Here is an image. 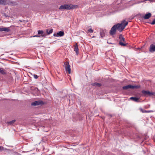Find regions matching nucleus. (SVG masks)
<instances>
[{"mask_svg": "<svg viewBox=\"0 0 155 155\" xmlns=\"http://www.w3.org/2000/svg\"><path fill=\"white\" fill-rule=\"evenodd\" d=\"M128 24V22L125 21V20H124L121 21L120 23H118L114 25L110 31V34L112 35H115L117 29L120 32L122 31Z\"/></svg>", "mask_w": 155, "mask_h": 155, "instance_id": "f257e3e1", "label": "nucleus"}, {"mask_svg": "<svg viewBox=\"0 0 155 155\" xmlns=\"http://www.w3.org/2000/svg\"><path fill=\"white\" fill-rule=\"evenodd\" d=\"M77 6V5H73L71 4L64 5H61L59 8V9H66L70 10L72 9H74Z\"/></svg>", "mask_w": 155, "mask_h": 155, "instance_id": "f03ea898", "label": "nucleus"}, {"mask_svg": "<svg viewBox=\"0 0 155 155\" xmlns=\"http://www.w3.org/2000/svg\"><path fill=\"white\" fill-rule=\"evenodd\" d=\"M140 87V86L138 85L133 86L131 85H128L123 87V89L124 90H127L129 88L134 89V88H137Z\"/></svg>", "mask_w": 155, "mask_h": 155, "instance_id": "7ed1b4c3", "label": "nucleus"}, {"mask_svg": "<svg viewBox=\"0 0 155 155\" xmlns=\"http://www.w3.org/2000/svg\"><path fill=\"white\" fill-rule=\"evenodd\" d=\"M65 65V70L67 72H68V74H70L71 69L70 65H69L68 62H65L64 63Z\"/></svg>", "mask_w": 155, "mask_h": 155, "instance_id": "20e7f679", "label": "nucleus"}, {"mask_svg": "<svg viewBox=\"0 0 155 155\" xmlns=\"http://www.w3.org/2000/svg\"><path fill=\"white\" fill-rule=\"evenodd\" d=\"M141 92L144 96H150L154 95L153 93L147 91L142 90Z\"/></svg>", "mask_w": 155, "mask_h": 155, "instance_id": "39448f33", "label": "nucleus"}, {"mask_svg": "<svg viewBox=\"0 0 155 155\" xmlns=\"http://www.w3.org/2000/svg\"><path fill=\"white\" fill-rule=\"evenodd\" d=\"M119 38L120 41L119 42V44L121 46H126V44L123 43L122 41L124 42H125V39L123 37L122 34L120 35L119 36Z\"/></svg>", "mask_w": 155, "mask_h": 155, "instance_id": "423d86ee", "label": "nucleus"}, {"mask_svg": "<svg viewBox=\"0 0 155 155\" xmlns=\"http://www.w3.org/2000/svg\"><path fill=\"white\" fill-rule=\"evenodd\" d=\"M43 104V102L41 101H35L31 103V105L32 106H36Z\"/></svg>", "mask_w": 155, "mask_h": 155, "instance_id": "0eeeda50", "label": "nucleus"}, {"mask_svg": "<svg viewBox=\"0 0 155 155\" xmlns=\"http://www.w3.org/2000/svg\"><path fill=\"white\" fill-rule=\"evenodd\" d=\"M64 33L63 31H60L56 33H54L53 36L54 37H61L64 35Z\"/></svg>", "mask_w": 155, "mask_h": 155, "instance_id": "6e6552de", "label": "nucleus"}, {"mask_svg": "<svg viewBox=\"0 0 155 155\" xmlns=\"http://www.w3.org/2000/svg\"><path fill=\"white\" fill-rule=\"evenodd\" d=\"M107 33V31L105 29H101L100 34L101 38H103L105 36V34Z\"/></svg>", "mask_w": 155, "mask_h": 155, "instance_id": "1a4fd4ad", "label": "nucleus"}, {"mask_svg": "<svg viewBox=\"0 0 155 155\" xmlns=\"http://www.w3.org/2000/svg\"><path fill=\"white\" fill-rule=\"evenodd\" d=\"M149 51L150 52L155 51V45L153 44H151L150 46Z\"/></svg>", "mask_w": 155, "mask_h": 155, "instance_id": "9d476101", "label": "nucleus"}, {"mask_svg": "<svg viewBox=\"0 0 155 155\" xmlns=\"http://www.w3.org/2000/svg\"><path fill=\"white\" fill-rule=\"evenodd\" d=\"M151 16V14L150 13H148L145 14V15L143 17L145 19H148Z\"/></svg>", "mask_w": 155, "mask_h": 155, "instance_id": "9b49d317", "label": "nucleus"}, {"mask_svg": "<svg viewBox=\"0 0 155 155\" xmlns=\"http://www.w3.org/2000/svg\"><path fill=\"white\" fill-rule=\"evenodd\" d=\"M10 31V29L6 27H2L0 28V31H5L7 32H9Z\"/></svg>", "mask_w": 155, "mask_h": 155, "instance_id": "f8f14e48", "label": "nucleus"}, {"mask_svg": "<svg viewBox=\"0 0 155 155\" xmlns=\"http://www.w3.org/2000/svg\"><path fill=\"white\" fill-rule=\"evenodd\" d=\"M140 98L134 97H131L130 98V99L134 101L138 102H140L139 101Z\"/></svg>", "mask_w": 155, "mask_h": 155, "instance_id": "ddd939ff", "label": "nucleus"}, {"mask_svg": "<svg viewBox=\"0 0 155 155\" xmlns=\"http://www.w3.org/2000/svg\"><path fill=\"white\" fill-rule=\"evenodd\" d=\"M74 51L76 52L77 54H78V45L77 43H76L75 45L74 46Z\"/></svg>", "mask_w": 155, "mask_h": 155, "instance_id": "4468645a", "label": "nucleus"}, {"mask_svg": "<svg viewBox=\"0 0 155 155\" xmlns=\"http://www.w3.org/2000/svg\"><path fill=\"white\" fill-rule=\"evenodd\" d=\"M38 34H41V35L40 36L42 37H45L46 36L45 34L44 33L43 31L42 30H38Z\"/></svg>", "mask_w": 155, "mask_h": 155, "instance_id": "2eb2a0df", "label": "nucleus"}, {"mask_svg": "<svg viewBox=\"0 0 155 155\" xmlns=\"http://www.w3.org/2000/svg\"><path fill=\"white\" fill-rule=\"evenodd\" d=\"M92 85L94 86L100 87L101 85V84L100 83L95 82L92 83Z\"/></svg>", "mask_w": 155, "mask_h": 155, "instance_id": "dca6fc26", "label": "nucleus"}, {"mask_svg": "<svg viewBox=\"0 0 155 155\" xmlns=\"http://www.w3.org/2000/svg\"><path fill=\"white\" fill-rule=\"evenodd\" d=\"M46 32L47 33L48 35H49L52 33L53 31V29H51L49 30L48 29H47L46 30Z\"/></svg>", "mask_w": 155, "mask_h": 155, "instance_id": "f3484780", "label": "nucleus"}, {"mask_svg": "<svg viewBox=\"0 0 155 155\" xmlns=\"http://www.w3.org/2000/svg\"><path fill=\"white\" fill-rule=\"evenodd\" d=\"M0 73L2 74H5L6 73L5 71V70L3 68H0Z\"/></svg>", "mask_w": 155, "mask_h": 155, "instance_id": "a211bd4d", "label": "nucleus"}, {"mask_svg": "<svg viewBox=\"0 0 155 155\" xmlns=\"http://www.w3.org/2000/svg\"><path fill=\"white\" fill-rule=\"evenodd\" d=\"M6 0H0V4L5 5L6 4Z\"/></svg>", "mask_w": 155, "mask_h": 155, "instance_id": "6ab92c4d", "label": "nucleus"}, {"mask_svg": "<svg viewBox=\"0 0 155 155\" xmlns=\"http://www.w3.org/2000/svg\"><path fill=\"white\" fill-rule=\"evenodd\" d=\"M14 3H15V2H12L11 1H9L7 3H6V4H8L9 5H14Z\"/></svg>", "mask_w": 155, "mask_h": 155, "instance_id": "aec40b11", "label": "nucleus"}, {"mask_svg": "<svg viewBox=\"0 0 155 155\" xmlns=\"http://www.w3.org/2000/svg\"><path fill=\"white\" fill-rule=\"evenodd\" d=\"M15 121V120H12V121H11L8 122V124L9 125H11L12 124H13V123H14Z\"/></svg>", "mask_w": 155, "mask_h": 155, "instance_id": "412c9836", "label": "nucleus"}, {"mask_svg": "<svg viewBox=\"0 0 155 155\" xmlns=\"http://www.w3.org/2000/svg\"><path fill=\"white\" fill-rule=\"evenodd\" d=\"M88 32L92 33L94 31V30L91 28L89 29L88 30Z\"/></svg>", "mask_w": 155, "mask_h": 155, "instance_id": "4be33fe9", "label": "nucleus"}, {"mask_svg": "<svg viewBox=\"0 0 155 155\" xmlns=\"http://www.w3.org/2000/svg\"><path fill=\"white\" fill-rule=\"evenodd\" d=\"M151 25H153L155 24V19H154L153 21L151 23Z\"/></svg>", "mask_w": 155, "mask_h": 155, "instance_id": "5701e85b", "label": "nucleus"}, {"mask_svg": "<svg viewBox=\"0 0 155 155\" xmlns=\"http://www.w3.org/2000/svg\"><path fill=\"white\" fill-rule=\"evenodd\" d=\"M3 15L5 16V18H7L9 17V16L8 15H7L5 13H3Z\"/></svg>", "mask_w": 155, "mask_h": 155, "instance_id": "b1692460", "label": "nucleus"}, {"mask_svg": "<svg viewBox=\"0 0 155 155\" xmlns=\"http://www.w3.org/2000/svg\"><path fill=\"white\" fill-rule=\"evenodd\" d=\"M33 76L35 79H37L38 78V76L36 74H34Z\"/></svg>", "mask_w": 155, "mask_h": 155, "instance_id": "393cba45", "label": "nucleus"}, {"mask_svg": "<svg viewBox=\"0 0 155 155\" xmlns=\"http://www.w3.org/2000/svg\"><path fill=\"white\" fill-rule=\"evenodd\" d=\"M3 147H2V146H0V151L2 150H3Z\"/></svg>", "mask_w": 155, "mask_h": 155, "instance_id": "a878e982", "label": "nucleus"}, {"mask_svg": "<svg viewBox=\"0 0 155 155\" xmlns=\"http://www.w3.org/2000/svg\"><path fill=\"white\" fill-rule=\"evenodd\" d=\"M41 36L38 35H34L33 36V37H40Z\"/></svg>", "mask_w": 155, "mask_h": 155, "instance_id": "bb28decb", "label": "nucleus"}, {"mask_svg": "<svg viewBox=\"0 0 155 155\" xmlns=\"http://www.w3.org/2000/svg\"><path fill=\"white\" fill-rule=\"evenodd\" d=\"M144 113H147V112H149L150 111H146V110H144Z\"/></svg>", "mask_w": 155, "mask_h": 155, "instance_id": "cd10ccee", "label": "nucleus"}, {"mask_svg": "<svg viewBox=\"0 0 155 155\" xmlns=\"http://www.w3.org/2000/svg\"><path fill=\"white\" fill-rule=\"evenodd\" d=\"M141 111L143 113H144V111H143V110L142 109H141Z\"/></svg>", "mask_w": 155, "mask_h": 155, "instance_id": "c85d7f7f", "label": "nucleus"}]
</instances>
